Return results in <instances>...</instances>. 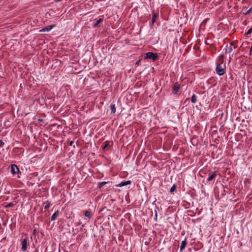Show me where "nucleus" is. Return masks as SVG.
Instances as JSON below:
<instances>
[{"mask_svg":"<svg viewBox=\"0 0 252 252\" xmlns=\"http://www.w3.org/2000/svg\"><path fill=\"white\" fill-rule=\"evenodd\" d=\"M145 58L152 59L154 61H156L158 58V55L156 53H154L153 52H148L146 54Z\"/></svg>","mask_w":252,"mask_h":252,"instance_id":"1","label":"nucleus"},{"mask_svg":"<svg viewBox=\"0 0 252 252\" xmlns=\"http://www.w3.org/2000/svg\"><path fill=\"white\" fill-rule=\"evenodd\" d=\"M217 73L219 75H222L225 73V71L221 64H218L216 68Z\"/></svg>","mask_w":252,"mask_h":252,"instance_id":"2","label":"nucleus"},{"mask_svg":"<svg viewBox=\"0 0 252 252\" xmlns=\"http://www.w3.org/2000/svg\"><path fill=\"white\" fill-rule=\"evenodd\" d=\"M28 241V238H26L24 239L21 242V245H22L21 249L23 251H26L27 250Z\"/></svg>","mask_w":252,"mask_h":252,"instance_id":"3","label":"nucleus"},{"mask_svg":"<svg viewBox=\"0 0 252 252\" xmlns=\"http://www.w3.org/2000/svg\"><path fill=\"white\" fill-rule=\"evenodd\" d=\"M19 171V169L17 166L15 164H12L11 165V172L13 174H15Z\"/></svg>","mask_w":252,"mask_h":252,"instance_id":"4","label":"nucleus"},{"mask_svg":"<svg viewBox=\"0 0 252 252\" xmlns=\"http://www.w3.org/2000/svg\"><path fill=\"white\" fill-rule=\"evenodd\" d=\"M233 46V43L231 42L229 44V46H226V48L225 49V53L226 54H229L232 51Z\"/></svg>","mask_w":252,"mask_h":252,"instance_id":"5","label":"nucleus"},{"mask_svg":"<svg viewBox=\"0 0 252 252\" xmlns=\"http://www.w3.org/2000/svg\"><path fill=\"white\" fill-rule=\"evenodd\" d=\"M54 27V25H49L48 26L45 27L44 28L40 30L41 32H49L51 31L53 28Z\"/></svg>","mask_w":252,"mask_h":252,"instance_id":"6","label":"nucleus"},{"mask_svg":"<svg viewBox=\"0 0 252 252\" xmlns=\"http://www.w3.org/2000/svg\"><path fill=\"white\" fill-rule=\"evenodd\" d=\"M131 182L130 181H126L124 182H122L121 183H119L118 185H117V187H122L125 186H127L128 185L130 184Z\"/></svg>","mask_w":252,"mask_h":252,"instance_id":"7","label":"nucleus"},{"mask_svg":"<svg viewBox=\"0 0 252 252\" xmlns=\"http://www.w3.org/2000/svg\"><path fill=\"white\" fill-rule=\"evenodd\" d=\"M187 245V241L186 239H185V240L182 241L181 245L180 248V251L182 252L185 248L186 246Z\"/></svg>","mask_w":252,"mask_h":252,"instance_id":"8","label":"nucleus"},{"mask_svg":"<svg viewBox=\"0 0 252 252\" xmlns=\"http://www.w3.org/2000/svg\"><path fill=\"white\" fill-rule=\"evenodd\" d=\"M180 90V86L177 84H175L173 88V93L174 94H177Z\"/></svg>","mask_w":252,"mask_h":252,"instance_id":"9","label":"nucleus"},{"mask_svg":"<svg viewBox=\"0 0 252 252\" xmlns=\"http://www.w3.org/2000/svg\"><path fill=\"white\" fill-rule=\"evenodd\" d=\"M59 216V211H56L52 216L51 220L52 221L55 220L57 219L58 217Z\"/></svg>","mask_w":252,"mask_h":252,"instance_id":"10","label":"nucleus"},{"mask_svg":"<svg viewBox=\"0 0 252 252\" xmlns=\"http://www.w3.org/2000/svg\"><path fill=\"white\" fill-rule=\"evenodd\" d=\"M217 176V173L214 172L213 174H211L208 178L207 181L210 182L214 178H215Z\"/></svg>","mask_w":252,"mask_h":252,"instance_id":"11","label":"nucleus"},{"mask_svg":"<svg viewBox=\"0 0 252 252\" xmlns=\"http://www.w3.org/2000/svg\"><path fill=\"white\" fill-rule=\"evenodd\" d=\"M110 108L111 111V113L114 114L116 112V107L115 105L114 104H111L110 106Z\"/></svg>","mask_w":252,"mask_h":252,"instance_id":"12","label":"nucleus"},{"mask_svg":"<svg viewBox=\"0 0 252 252\" xmlns=\"http://www.w3.org/2000/svg\"><path fill=\"white\" fill-rule=\"evenodd\" d=\"M92 216V213L91 211H87L85 213V216L88 218H91Z\"/></svg>","mask_w":252,"mask_h":252,"instance_id":"13","label":"nucleus"},{"mask_svg":"<svg viewBox=\"0 0 252 252\" xmlns=\"http://www.w3.org/2000/svg\"><path fill=\"white\" fill-rule=\"evenodd\" d=\"M191 101L193 103H195L197 102V96L195 94H193L191 97Z\"/></svg>","mask_w":252,"mask_h":252,"instance_id":"14","label":"nucleus"},{"mask_svg":"<svg viewBox=\"0 0 252 252\" xmlns=\"http://www.w3.org/2000/svg\"><path fill=\"white\" fill-rule=\"evenodd\" d=\"M103 19L102 18H99L94 23V27H96L99 25V24L102 21Z\"/></svg>","mask_w":252,"mask_h":252,"instance_id":"15","label":"nucleus"},{"mask_svg":"<svg viewBox=\"0 0 252 252\" xmlns=\"http://www.w3.org/2000/svg\"><path fill=\"white\" fill-rule=\"evenodd\" d=\"M158 17V14H157L156 13H154L153 14V17H152V22H153V23H154V22H156V19Z\"/></svg>","mask_w":252,"mask_h":252,"instance_id":"16","label":"nucleus"},{"mask_svg":"<svg viewBox=\"0 0 252 252\" xmlns=\"http://www.w3.org/2000/svg\"><path fill=\"white\" fill-rule=\"evenodd\" d=\"M107 182H101V183H99V188H101L102 187H103V186H104L105 185H106L107 184Z\"/></svg>","mask_w":252,"mask_h":252,"instance_id":"17","label":"nucleus"},{"mask_svg":"<svg viewBox=\"0 0 252 252\" xmlns=\"http://www.w3.org/2000/svg\"><path fill=\"white\" fill-rule=\"evenodd\" d=\"M50 206V203L47 201V202H46V205L44 206V208L45 209H47L48 208H49Z\"/></svg>","mask_w":252,"mask_h":252,"instance_id":"18","label":"nucleus"},{"mask_svg":"<svg viewBox=\"0 0 252 252\" xmlns=\"http://www.w3.org/2000/svg\"><path fill=\"white\" fill-rule=\"evenodd\" d=\"M176 189V186L174 185L170 189V191L171 192H174Z\"/></svg>","mask_w":252,"mask_h":252,"instance_id":"19","label":"nucleus"},{"mask_svg":"<svg viewBox=\"0 0 252 252\" xmlns=\"http://www.w3.org/2000/svg\"><path fill=\"white\" fill-rule=\"evenodd\" d=\"M252 32V28H250L248 30V31L247 32V34H250Z\"/></svg>","mask_w":252,"mask_h":252,"instance_id":"20","label":"nucleus"},{"mask_svg":"<svg viewBox=\"0 0 252 252\" xmlns=\"http://www.w3.org/2000/svg\"><path fill=\"white\" fill-rule=\"evenodd\" d=\"M14 204L12 203H9L6 205V207H11L13 206Z\"/></svg>","mask_w":252,"mask_h":252,"instance_id":"21","label":"nucleus"},{"mask_svg":"<svg viewBox=\"0 0 252 252\" xmlns=\"http://www.w3.org/2000/svg\"><path fill=\"white\" fill-rule=\"evenodd\" d=\"M252 10V7H251L246 12V14H249V13H250Z\"/></svg>","mask_w":252,"mask_h":252,"instance_id":"22","label":"nucleus"},{"mask_svg":"<svg viewBox=\"0 0 252 252\" xmlns=\"http://www.w3.org/2000/svg\"><path fill=\"white\" fill-rule=\"evenodd\" d=\"M4 145V143L1 140H0V147H2Z\"/></svg>","mask_w":252,"mask_h":252,"instance_id":"23","label":"nucleus"},{"mask_svg":"<svg viewBox=\"0 0 252 252\" xmlns=\"http://www.w3.org/2000/svg\"><path fill=\"white\" fill-rule=\"evenodd\" d=\"M250 55H252V47L251 48V50H250Z\"/></svg>","mask_w":252,"mask_h":252,"instance_id":"24","label":"nucleus"},{"mask_svg":"<svg viewBox=\"0 0 252 252\" xmlns=\"http://www.w3.org/2000/svg\"><path fill=\"white\" fill-rule=\"evenodd\" d=\"M72 144V142H71L70 145H71Z\"/></svg>","mask_w":252,"mask_h":252,"instance_id":"25","label":"nucleus"},{"mask_svg":"<svg viewBox=\"0 0 252 252\" xmlns=\"http://www.w3.org/2000/svg\"><path fill=\"white\" fill-rule=\"evenodd\" d=\"M156 217H157V213L156 214Z\"/></svg>","mask_w":252,"mask_h":252,"instance_id":"26","label":"nucleus"}]
</instances>
